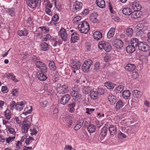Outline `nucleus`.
<instances>
[{
  "label": "nucleus",
  "mask_w": 150,
  "mask_h": 150,
  "mask_svg": "<svg viewBox=\"0 0 150 150\" xmlns=\"http://www.w3.org/2000/svg\"><path fill=\"white\" fill-rule=\"evenodd\" d=\"M116 97L112 94L109 95L108 96V100L110 102V104L112 105H113L116 102Z\"/></svg>",
  "instance_id": "nucleus-27"
},
{
  "label": "nucleus",
  "mask_w": 150,
  "mask_h": 150,
  "mask_svg": "<svg viewBox=\"0 0 150 150\" xmlns=\"http://www.w3.org/2000/svg\"><path fill=\"white\" fill-rule=\"evenodd\" d=\"M131 44L132 45L135 46V47H137L138 46L139 41L136 38H132L131 40Z\"/></svg>",
  "instance_id": "nucleus-37"
},
{
  "label": "nucleus",
  "mask_w": 150,
  "mask_h": 150,
  "mask_svg": "<svg viewBox=\"0 0 150 150\" xmlns=\"http://www.w3.org/2000/svg\"><path fill=\"white\" fill-rule=\"evenodd\" d=\"M61 96V98L59 100V103L63 105L67 104L71 98L70 96L68 94H67L62 95Z\"/></svg>",
  "instance_id": "nucleus-6"
},
{
  "label": "nucleus",
  "mask_w": 150,
  "mask_h": 150,
  "mask_svg": "<svg viewBox=\"0 0 150 150\" xmlns=\"http://www.w3.org/2000/svg\"><path fill=\"white\" fill-rule=\"evenodd\" d=\"M98 91V93L99 95H100L103 94L105 92V91L104 89L102 88H98L97 91Z\"/></svg>",
  "instance_id": "nucleus-53"
},
{
  "label": "nucleus",
  "mask_w": 150,
  "mask_h": 150,
  "mask_svg": "<svg viewBox=\"0 0 150 150\" xmlns=\"http://www.w3.org/2000/svg\"><path fill=\"white\" fill-rule=\"evenodd\" d=\"M15 138V136L13 137H9L6 139V141L7 143H9L10 142H12Z\"/></svg>",
  "instance_id": "nucleus-54"
},
{
  "label": "nucleus",
  "mask_w": 150,
  "mask_h": 150,
  "mask_svg": "<svg viewBox=\"0 0 150 150\" xmlns=\"http://www.w3.org/2000/svg\"><path fill=\"white\" fill-rule=\"evenodd\" d=\"M59 17L58 16L57 14H55L52 17V21L50 22V24L51 25H55L57 23V21L59 20Z\"/></svg>",
  "instance_id": "nucleus-23"
},
{
  "label": "nucleus",
  "mask_w": 150,
  "mask_h": 150,
  "mask_svg": "<svg viewBox=\"0 0 150 150\" xmlns=\"http://www.w3.org/2000/svg\"><path fill=\"white\" fill-rule=\"evenodd\" d=\"M100 65L99 62H96L94 64V68L93 70L95 72H98L101 71V69L100 67Z\"/></svg>",
  "instance_id": "nucleus-33"
},
{
  "label": "nucleus",
  "mask_w": 150,
  "mask_h": 150,
  "mask_svg": "<svg viewBox=\"0 0 150 150\" xmlns=\"http://www.w3.org/2000/svg\"><path fill=\"white\" fill-rule=\"evenodd\" d=\"M108 130V128H106L105 127H104L101 129L100 134V135L103 137H104L106 136Z\"/></svg>",
  "instance_id": "nucleus-39"
},
{
  "label": "nucleus",
  "mask_w": 150,
  "mask_h": 150,
  "mask_svg": "<svg viewBox=\"0 0 150 150\" xmlns=\"http://www.w3.org/2000/svg\"><path fill=\"white\" fill-rule=\"evenodd\" d=\"M123 42L121 40L117 39L116 40V42L114 45V47L118 49H120L123 47Z\"/></svg>",
  "instance_id": "nucleus-19"
},
{
  "label": "nucleus",
  "mask_w": 150,
  "mask_h": 150,
  "mask_svg": "<svg viewBox=\"0 0 150 150\" xmlns=\"http://www.w3.org/2000/svg\"><path fill=\"white\" fill-rule=\"evenodd\" d=\"M79 38V35L76 33L74 32L71 35V41L72 42L74 43Z\"/></svg>",
  "instance_id": "nucleus-24"
},
{
  "label": "nucleus",
  "mask_w": 150,
  "mask_h": 150,
  "mask_svg": "<svg viewBox=\"0 0 150 150\" xmlns=\"http://www.w3.org/2000/svg\"><path fill=\"white\" fill-rule=\"evenodd\" d=\"M69 115H67L66 114H63L62 115L60 118V120H62L64 122L67 119L68 117H69Z\"/></svg>",
  "instance_id": "nucleus-49"
},
{
  "label": "nucleus",
  "mask_w": 150,
  "mask_h": 150,
  "mask_svg": "<svg viewBox=\"0 0 150 150\" xmlns=\"http://www.w3.org/2000/svg\"><path fill=\"white\" fill-rule=\"evenodd\" d=\"M16 103L14 101H12L9 105V107L10 109L11 110H13L15 109V105Z\"/></svg>",
  "instance_id": "nucleus-47"
},
{
  "label": "nucleus",
  "mask_w": 150,
  "mask_h": 150,
  "mask_svg": "<svg viewBox=\"0 0 150 150\" xmlns=\"http://www.w3.org/2000/svg\"><path fill=\"white\" fill-rule=\"evenodd\" d=\"M124 104L121 100L118 101L117 103L116 108L117 109H120L122 108L124 106Z\"/></svg>",
  "instance_id": "nucleus-41"
},
{
  "label": "nucleus",
  "mask_w": 150,
  "mask_h": 150,
  "mask_svg": "<svg viewBox=\"0 0 150 150\" xmlns=\"http://www.w3.org/2000/svg\"><path fill=\"white\" fill-rule=\"evenodd\" d=\"M133 95L134 98H136L137 99L140 98V97L143 95L142 92L141 91L137 90H134L133 91Z\"/></svg>",
  "instance_id": "nucleus-22"
},
{
  "label": "nucleus",
  "mask_w": 150,
  "mask_h": 150,
  "mask_svg": "<svg viewBox=\"0 0 150 150\" xmlns=\"http://www.w3.org/2000/svg\"><path fill=\"white\" fill-rule=\"evenodd\" d=\"M123 13L125 15H131L132 13V9L129 8H125L123 9L122 11Z\"/></svg>",
  "instance_id": "nucleus-29"
},
{
  "label": "nucleus",
  "mask_w": 150,
  "mask_h": 150,
  "mask_svg": "<svg viewBox=\"0 0 150 150\" xmlns=\"http://www.w3.org/2000/svg\"><path fill=\"white\" fill-rule=\"evenodd\" d=\"M50 8H49L47 6V5H46L45 7V12H46L50 16H52V13L51 11V9H50Z\"/></svg>",
  "instance_id": "nucleus-52"
},
{
  "label": "nucleus",
  "mask_w": 150,
  "mask_h": 150,
  "mask_svg": "<svg viewBox=\"0 0 150 150\" xmlns=\"http://www.w3.org/2000/svg\"><path fill=\"white\" fill-rule=\"evenodd\" d=\"M84 122V120L81 119L79 121L78 123L74 127V129L75 130H77L81 127L83 125V124Z\"/></svg>",
  "instance_id": "nucleus-31"
},
{
  "label": "nucleus",
  "mask_w": 150,
  "mask_h": 150,
  "mask_svg": "<svg viewBox=\"0 0 150 150\" xmlns=\"http://www.w3.org/2000/svg\"><path fill=\"white\" fill-rule=\"evenodd\" d=\"M96 4L97 6L101 8L105 7V2L104 0H96Z\"/></svg>",
  "instance_id": "nucleus-26"
},
{
  "label": "nucleus",
  "mask_w": 150,
  "mask_h": 150,
  "mask_svg": "<svg viewBox=\"0 0 150 150\" xmlns=\"http://www.w3.org/2000/svg\"><path fill=\"white\" fill-rule=\"evenodd\" d=\"M51 36L50 34H47L44 35V37L42 38V40L44 41H47L51 38Z\"/></svg>",
  "instance_id": "nucleus-48"
},
{
  "label": "nucleus",
  "mask_w": 150,
  "mask_h": 150,
  "mask_svg": "<svg viewBox=\"0 0 150 150\" xmlns=\"http://www.w3.org/2000/svg\"><path fill=\"white\" fill-rule=\"evenodd\" d=\"M142 15V13L139 11H134L132 12L131 17L134 18H138Z\"/></svg>",
  "instance_id": "nucleus-20"
},
{
  "label": "nucleus",
  "mask_w": 150,
  "mask_h": 150,
  "mask_svg": "<svg viewBox=\"0 0 150 150\" xmlns=\"http://www.w3.org/2000/svg\"><path fill=\"white\" fill-rule=\"evenodd\" d=\"M44 73H45L41 71H39L37 73V77L40 81H44L47 79L46 76Z\"/></svg>",
  "instance_id": "nucleus-18"
},
{
  "label": "nucleus",
  "mask_w": 150,
  "mask_h": 150,
  "mask_svg": "<svg viewBox=\"0 0 150 150\" xmlns=\"http://www.w3.org/2000/svg\"><path fill=\"white\" fill-rule=\"evenodd\" d=\"M138 47L139 50L144 52H146L150 50L149 46L144 42H140Z\"/></svg>",
  "instance_id": "nucleus-7"
},
{
  "label": "nucleus",
  "mask_w": 150,
  "mask_h": 150,
  "mask_svg": "<svg viewBox=\"0 0 150 150\" xmlns=\"http://www.w3.org/2000/svg\"><path fill=\"white\" fill-rule=\"evenodd\" d=\"M90 20L93 23H98L99 20L97 18L90 17Z\"/></svg>",
  "instance_id": "nucleus-58"
},
{
  "label": "nucleus",
  "mask_w": 150,
  "mask_h": 150,
  "mask_svg": "<svg viewBox=\"0 0 150 150\" xmlns=\"http://www.w3.org/2000/svg\"><path fill=\"white\" fill-rule=\"evenodd\" d=\"M31 124L30 123H27L26 120L24 121L23 123L20 125L22 127V132L25 134L27 133L29 128H30Z\"/></svg>",
  "instance_id": "nucleus-9"
},
{
  "label": "nucleus",
  "mask_w": 150,
  "mask_h": 150,
  "mask_svg": "<svg viewBox=\"0 0 150 150\" xmlns=\"http://www.w3.org/2000/svg\"><path fill=\"white\" fill-rule=\"evenodd\" d=\"M94 39L98 41L102 37V34L100 32L96 31L95 32L93 35Z\"/></svg>",
  "instance_id": "nucleus-25"
},
{
  "label": "nucleus",
  "mask_w": 150,
  "mask_h": 150,
  "mask_svg": "<svg viewBox=\"0 0 150 150\" xmlns=\"http://www.w3.org/2000/svg\"><path fill=\"white\" fill-rule=\"evenodd\" d=\"M135 46L132 45H129L126 47V51L128 53H132L135 50Z\"/></svg>",
  "instance_id": "nucleus-28"
},
{
  "label": "nucleus",
  "mask_w": 150,
  "mask_h": 150,
  "mask_svg": "<svg viewBox=\"0 0 150 150\" xmlns=\"http://www.w3.org/2000/svg\"><path fill=\"white\" fill-rule=\"evenodd\" d=\"M31 60L34 62H36L37 61H39V59L36 56L33 55L31 57Z\"/></svg>",
  "instance_id": "nucleus-59"
},
{
  "label": "nucleus",
  "mask_w": 150,
  "mask_h": 150,
  "mask_svg": "<svg viewBox=\"0 0 150 150\" xmlns=\"http://www.w3.org/2000/svg\"><path fill=\"white\" fill-rule=\"evenodd\" d=\"M88 132L90 133L94 132L96 129V127L93 125H89L87 128Z\"/></svg>",
  "instance_id": "nucleus-36"
},
{
  "label": "nucleus",
  "mask_w": 150,
  "mask_h": 150,
  "mask_svg": "<svg viewBox=\"0 0 150 150\" xmlns=\"http://www.w3.org/2000/svg\"><path fill=\"white\" fill-rule=\"evenodd\" d=\"M78 28L81 33L87 34L90 30V26L87 22L84 21L78 25Z\"/></svg>",
  "instance_id": "nucleus-1"
},
{
  "label": "nucleus",
  "mask_w": 150,
  "mask_h": 150,
  "mask_svg": "<svg viewBox=\"0 0 150 150\" xmlns=\"http://www.w3.org/2000/svg\"><path fill=\"white\" fill-rule=\"evenodd\" d=\"M12 75H13V74L12 73H6L4 75L5 77H7L8 79H11Z\"/></svg>",
  "instance_id": "nucleus-61"
},
{
  "label": "nucleus",
  "mask_w": 150,
  "mask_h": 150,
  "mask_svg": "<svg viewBox=\"0 0 150 150\" xmlns=\"http://www.w3.org/2000/svg\"><path fill=\"white\" fill-rule=\"evenodd\" d=\"M133 30L131 28L127 29L126 30V34L129 37H131L133 33Z\"/></svg>",
  "instance_id": "nucleus-42"
},
{
  "label": "nucleus",
  "mask_w": 150,
  "mask_h": 150,
  "mask_svg": "<svg viewBox=\"0 0 150 150\" xmlns=\"http://www.w3.org/2000/svg\"><path fill=\"white\" fill-rule=\"evenodd\" d=\"M108 8L110 12L114 14H115L116 13L113 10L112 7L111 6V4L110 3H109Z\"/></svg>",
  "instance_id": "nucleus-56"
},
{
  "label": "nucleus",
  "mask_w": 150,
  "mask_h": 150,
  "mask_svg": "<svg viewBox=\"0 0 150 150\" xmlns=\"http://www.w3.org/2000/svg\"><path fill=\"white\" fill-rule=\"evenodd\" d=\"M117 136L118 137H122L123 138H125L126 137V135L125 134L121 132H120L119 133H118V134L117 135Z\"/></svg>",
  "instance_id": "nucleus-64"
},
{
  "label": "nucleus",
  "mask_w": 150,
  "mask_h": 150,
  "mask_svg": "<svg viewBox=\"0 0 150 150\" xmlns=\"http://www.w3.org/2000/svg\"><path fill=\"white\" fill-rule=\"evenodd\" d=\"M58 35L62 41H65L67 40L68 35L67 33L66 30L62 27L58 32Z\"/></svg>",
  "instance_id": "nucleus-4"
},
{
  "label": "nucleus",
  "mask_w": 150,
  "mask_h": 150,
  "mask_svg": "<svg viewBox=\"0 0 150 150\" xmlns=\"http://www.w3.org/2000/svg\"><path fill=\"white\" fill-rule=\"evenodd\" d=\"M1 91L4 93L8 92V90L7 87L6 86H2L1 88Z\"/></svg>",
  "instance_id": "nucleus-60"
},
{
  "label": "nucleus",
  "mask_w": 150,
  "mask_h": 150,
  "mask_svg": "<svg viewBox=\"0 0 150 150\" xmlns=\"http://www.w3.org/2000/svg\"><path fill=\"white\" fill-rule=\"evenodd\" d=\"M49 65L52 71H54L56 70V67L55 66L54 62L53 61H51L50 62Z\"/></svg>",
  "instance_id": "nucleus-43"
},
{
  "label": "nucleus",
  "mask_w": 150,
  "mask_h": 150,
  "mask_svg": "<svg viewBox=\"0 0 150 150\" xmlns=\"http://www.w3.org/2000/svg\"><path fill=\"white\" fill-rule=\"evenodd\" d=\"M6 12L9 14V15L12 17L15 16V13L14 8H9L6 10Z\"/></svg>",
  "instance_id": "nucleus-45"
},
{
  "label": "nucleus",
  "mask_w": 150,
  "mask_h": 150,
  "mask_svg": "<svg viewBox=\"0 0 150 150\" xmlns=\"http://www.w3.org/2000/svg\"><path fill=\"white\" fill-rule=\"evenodd\" d=\"M18 34L20 36H26L28 34V32L26 29L24 28L22 30H18Z\"/></svg>",
  "instance_id": "nucleus-32"
},
{
  "label": "nucleus",
  "mask_w": 150,
  "mask_h": 150,
  "mask_svg": "<svg viewBox=\"0 0 150 150\" xmlns=\"http://www.w3.org/2000/svg\"><path fill=\"white\" fill-rule=\"evenodd\" d=\"M7 129L9 131V132L11 134H12L13 135H15V134L16 133L14 129L12 128H8Z\"/></svg>",
  "instance_id": "nucleus-62"
},
{
  "label": "nucleus",
  "mask_w": 150,
  "mask_h": 150,
  "mask_svg": "<svg viewBox=\"0 0 150 150\" xmlns=\"http://www.w3.org/2000/svg\"><path fill=\"white\" fill-rule=\"evenodd\" d=\"M57 0H51L50 2H49L47 4V6L49 8H51L52 7L53 5H54L58 10L61 11V8L59 7V6L58 7V5H57Z\"/></svg>",
  "instance_id": "nucleus-14"
},
{
  "label": "nucleus",
  "mask_w": 150,
  "mask_h": 150,
  "mask_svg": "<svg viewBox=\"0 0 150 150\" xmlns=\"http://www.w3.org/2000/svg\"><path fill=\"white\" fill-rule=\"evenodd\" d=\"M57 90L60 94H62L63 92L67 93L69 90V88L67 86L65 85H62L60 84L57 85Z\"/></svg>",
  "instance_id": "nucleus-10"
},
{
  "label": "nucleus",
  "mask_w": 150,
  "mask_h": 150,
  "mask_svg": "<svg viewBox=\"0 0 150 150\" xmlns=\"http://www.w3.org/2000/svg\"><path fill=\"white\" fill-rule=\"evenodd\" d=\"M26 104L25 102L21 101L20 102L17 103L15 105V109L16 110L21 111L22 110L23 107Z\"/></svg>",
  "instance_id": "nucleus-15"
},
{
  "label": "nucleus",
  "mask_w": 150,
  "mask_h": 150,
  "mask_svg": "<svg viewBox=\"0 0 150 150\" xmlns=\"http://www.w3.org/2000/svg\"><path fill=\"white\" fill-rule=\"evenodd\" d=\"M41 50L44 51L47 50L49 49L48 45L45 42H42L40 44Z\"/></svg>",
  "instance_id": "nucleus-35"
},
{
  "label": "nucleus",
  "mask_w": 150,
  "mask_h": 150,
  "mask_svg": "<svg viewBox=\"0 0 150 150\" xmlns=\"http://www.w3.org/2000/svg\"><path fill=\"white\" fill-rule=\"evenodd\" d=\"M104 85L109 89H113L116 85L111 82H107L104 83Z\"/></svg>",
  "instance_id": "nucleus-38"
},
{
  "label": "nucleus",
  "mask_w": 150,
  "mask_h": 150,
  "mask_svg": "<svg viewBox=\"0 0 150 150\" xmlns=\"http://www.w3.org/2000/svg\"><path fill=\"white\" fill-rule=\"evenodd\" d=\"M39 29H40L44 33H47L49 31V29L46 28L45 27H40L39 28Z\"/></svg>",
  "instance_id": "nucleus-57"
},
{
  "label": "nucleus",
  "mask_w": 150,
  "mask_h": 150,
  "mask_svg": "<svg viewBox=\"0 0 150 150\" xmlns=\"http://www.w3.org/2000/svg\"><path fill=\"white\" fill-rule=\"evenodd\" d=\"M41 2L40 0H26V3L30 8H33L40 6Z\"/></svg>",
  "instance_id": "nucleus-3"
},
{
  "label": "nucleus",
  "mask_w": 150,
  "mask_h": 150,
  "mask_svg": "<svg viewBox=\"0 0 150 150\" xmlns=\"http://www.w3.org/2000/svg\"><path fill=\"white\" fill-rule=\"evenodd\" d=\"M122 94L123 98L125 99H127L130 96V93L128 90H125L122 92Z\"/></svg>",
  "instance_id": "nucleus-34"
},
{
  "label": "nucleus",
  "mask_w": 150,
  "mask_h": 150,
  "mask_svg": "<svg viewBox=\"0 0 150 150\" xmlns=\"http://www.w3.org/2000/svg\"><path fill=\"white\" fill-rule=\"evenodd\" d=\"M108 130L110 132L111 136H115L117 133V129L115 125H110Z\"/></svg>",
  "instance_id": "nucleus-13"
},
{
  "label": "nucleus",
  "mask_w": 150,
  "mask_h": 150,
  "mask_svg": "<svg viewBox=\"0 0 150 150\" xmlns=\"http://www.w3.org/2000/svg\"><path fill=\"white\" fill-rule=\"evenodd\" d=\"M144 25L142 23H139L136 26V28L139 30H142L144 28Z\"/></svg>",
  "instance_id": "nucleus-51"
},
{
  "label": "nucleus",
  "mask_w": 150,
  "mask_h": 150,
  "mask_svg": "<svg viewBox=\"0 0 150 150\" xmlns=\"http://www.w3.org/2000/svg\"><path fill=\"white\" fill-rule=\"evenodd\" d=\"M93 61L90 59H87L83 63L82 66V69L85 72H88L90 70V67L93 64Z\"/></svg>",
  "instance_id": "nucleus-2"
},
{
  "label": "nucleus",
  "mask_w": 150,
  "mask_h": 150,
  "mask_svg": "<svg viewBox=\"0 0 150 150\" xmlns=\"http://www.w3.org/2000/svg\"><path fill=\"white\" fill-rule=\"evenodd\" d=\"M115 29L114 28H112L108 32L107 34V36L108 38L110 39L112 38L115 34Z\"/></svg>",
  "instance_id": "nucleus-30"
},
{
  "label": "nucleus",
  "mask_w": 150,
  "mask_h": 150,
  "mask_svg": "<svg viewBox=\"0 0 150 150\" xmlns=\"http://www.w3.org/2000/svg\"><path fill=\"white\" fill-rule=\"evenodd\" d=\"M5 116L6 119L8 120H9L11 117V113L10 110L7 109L5 112Z\"/></svg>",
  "instance_id": "nucleus-40"
},
{
  "label": "nucleus",
  "mask_w": 150,
  "mask_h": 150,
  "mask_svg": "<svg viewBox=\"0 0 150 150\" xmlns=\"http://www.w3.org/2000/svg\"><path fill=\"white\" fill-rule=\"evenodd\" d=\"M98 91L96 89L95 90L91 91L89 92L91 98L93 100H96L98 98Z\"/></svg>",
  "instance_id": "nucleus-17"
},
{
  "label": "nucleus",
  "mask_w": 150,
  "mask_h": 150,
  "mask_svg": "<svg viewBox=\"0 0 150 150\" xmlns=\"http://www.w3.org/2000/svg\"><path fill=\"white\" fill-rule=\"evenodd\" d=\"M78 92L74 90H72L71 92V94L72 97H75L77 95Z\"/></svg>",
  "instance_id": "nucleus-63"
},
{
  "label": "nucleus",
  "mask_w": 150,
  "mask_h": 150,
  "mask_svg": "<svg viewBox=\"0 0 150 150\" xmlns=\"http://www.w3.org/2000/svg\"><path fill=\"white\" fill-rule=\"evenodd\" d=\"M100 46L107 52H109L111 49V46L108 42L103 41L99 42L98 43V46L100 47Z\"/></svg>",
  "instance_id": "nucleus-8"
},
{
  "label": "nucleus",
  "mask_w": 150,
  "mask_h": 150,
  "mask_svg": "<svg viewBox=\"0 0 150 150\" xmlns=\"http://www.w3.org/2000/svg\"><path fill=\"white\" fill-rule=\"evenodd\" d=\"M30 130L31 132V133H30L31 135L33 136L34 135H36L37 132L35 128H33V129H30Z\"/></svg>",
  "instance_id": "nucleus-55"
},
{
  "label": "nucleus",
  "mask_w": 150,
  "mask_h": 150,
  "mask_svg": "<svg viewBox=\"0 0 150 150\" xmlns=\"http://www.w3.org/2000/svg\"><path fill=\"white\" fill-rule=\"evenodd\" d=\"M124 87V86L122 85L118 86L114 90V94L115 95L119 96L123 91Z\"/></svg>",
  "instance_id": "nucleus-16"
},
{
  "label": "nucleus",
  "mask_w": 150,
  "mask_h": 150,
  "mask_svg": "<svg viewBox=\"0 0 150 150\" xmlns=\"http://www.w3.org/2000/svg\"><path fill=\"white\" fill-rule=\"evenodd\" d=\"M136 68V66L133 64H127L125 67V69L127 71L133 72Z\"/></svg>",
  "instance_id": "nucleus-12"
},
{
  "label": "nucleus",
  "mask_w": 150,
  "mask_h": 150,
  "mask_svg": "<svg viewBox=\"0 0 150 150\" xmlns=\"http://www.w3.org/2000/svg\"><path fill=\"white\" fill-rule=\"evenodd\" d=\"M64 122L66 123H68L69 124L68 125V126L70 127L71 125L73 122L72 120V117L69 116V117H68L67 119Z\"/></svg>",
  "instance_id": "nucleus-44"
},
{
  "label": "nucleus",
  "mask_w": 150,
  "mask_h": 150,
  "mask_svg": "<svg viewBox=\"0 0 150 150\" xmlns=\"http://www.w3.org/2000/svg\"><path fill=\"white\" fill-rule=\"evenodd\" d=\"M81 64L80 63L76 64H75L73 65L72 67L74 70H78L80 68Z\"/></svg>",
  "instance_id": "nucleus-50"
},
{
  "label": "nucleus",
  "mask_w": 150,
  "mask_h": 150,
  "mask_svg": "<svg viewBox=\"0 0 150 150\" xmlns=\"http://www.w3.org/2000/svg\"><path fill=\"white\" fill-rule=\"evenodd\" d=\"M36 67L41 70V71L45 73L47 71V68L45 63L40 61H37L35 63Z\"/></svg>",
  "instance_id": "nucleus-5"
},
{
  "label": "nucleus",
  "mask_w": 150,
  "mask_h": 150,
  "mask_svg": "<svg viewBox=\"0 0 150 150\" xmlns=\"http://www.w3.org/2000/svg\"><path fill=\"white\" fill-rule=\"evenodd\" d=\"M83 6V4L80 2L76 1L74 3L73 10L74 13H76L80 11Z\"/></svg>",
  "instance_id": "nucleus-11"
},
{
  "label": "nucleus",
  "mask_w": 150,
  "mask_h": 150,
  "mask_svg": "<svg viewBox=\"0 0 150 150\" xmlns=\"http://www.w3.org/2000/svg\"><path fill=\"white\" fill-rule=\"evenodd\" d=\"M34 139L32 137L29 136L28 138H26L25 140V143L27 145H29L30 143L32 142V141Z\"/></svg>",
  "instance_id": "nucleus-46"
},
{
  "label": "nucleus",
  "mask_w": 150,
  "mask_h": 150,
  "mask_svg": "<svg viewBox=\"0 0 150 150\" xmlns=\"http://www.w3.org/2000/svg\"><path fill=\"white\" fill-rule=\"evenodd\" d=\"M76 102L74 100L72 102H70L67 105V106L69 108V112H72L75 110L74 107L76 106Z\"/></svg>",
  "instance_id": "nucleus-21"
}]
</instances>
